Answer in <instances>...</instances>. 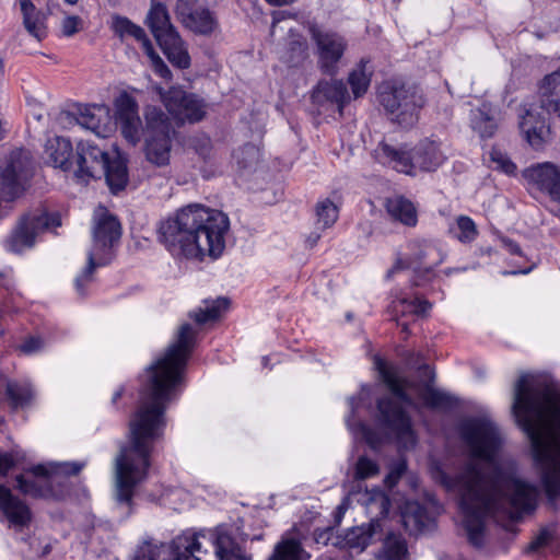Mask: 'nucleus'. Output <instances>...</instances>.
Here are the masks:
<instances>
[{"label":"nucleus","mask_w":560,"mask_h":560,"mask_svg":"<svg viewBox=\"0 0 560 560\" xmlns=\"http://www.w3.org/2000/svg\"><path fill=\"white\" fill-rule=\"evenodd\" d=\"M460 435L468 446L472 462L454 479L442 467L432 463L430 474L448 492L458 498L462 524L468 540L475 547L483 542L485 520L500 509H509L512 518L535 509L538 490L514 476L498 474L487 477L482 467L475 462L493 466L502 439L498 427L487 418L465 420L460 425Z\"/></svg>","instance_id":"obj_1"},{"label":"nucleus","mask_w":560,"mask_h":560,"mask_svg":"<svg viewBox=\"0 0 560 560\" xmlns=\"http://www.w3.org/2000/svg\"><path fill=\"white\" fill-rule=\"evenodd\" d=\"M196 335L190 324L180 325L175 340L147 370L148 380L142 397V471L148 466L145 442L158 440L163 434L165 412L179 395Z\"/></svg>","instance_id":"obj_2"},{"label":"nucleus","mask_w":560,"mask_h":560,"mask_svg":"<svg viewBox=\"0 0 560 560\" xmlns=\"http://www.w3.org/2000/svg\"><path fill=\"white\" fill-rule=\"evenodd\" d=\"M229 231L230 219L224 212L191 203L163 221L159 234L173 257L202 261L222 256Z\"/></svg>","instance_id":"obj_3"},{"label":"nucleus","mask_w":560,"mask_h":560,"mask_svg":"<svg viewBox=\"0 0 560 560\" xmlns=\"http://www.w3.org/2000/svg\"><path fill=\"white\" fill-rule=\"evenodd\" d=\"M375 365L395 400L382 399L378 401L377 407L382 421L395 433L401 447H412L416 444V434L410 418L405 413L404 408L412 406L413 402L407 396L406 389H412L425 406L433 408L444 406L448 398L446 394L435 389L430 384L423 386L410 384L399 375L395 366L381 359L375 360Z\"/></svg>","instance_id":"obj_4"},{"label":"nucleus","mask_w":560,"mask_h":560,"mask_svg":"<svg viewBox=\"0 0 560 560\" xmlns=\"http://www.w3.org/2000/svg\"><path fill=\"white\" fill-rule=\"evenodd\" d=\"M73 178L79 184H89L92 179L105 177L112 192L125 189L128 183L126 162L116 156L110 159L108 153L90 141H80L73 155Z\"/></svg>","instance_id":"obj_5"},{"label":"nucleus","mask_w":560,"mask_h":560,"mask_svg":"<svg viewBox=\"0 0 560 560\" xmlns=\"http://www.w3.org/2000/svg\"><path fill=\"white\" fill-rule=\"evenodd\" d=\"M214 547L218 560H246L242 548L222 528L187 532L167 545L168 560H202L201 555Z\"/></svg>","instance_id":"obj_6"},{"label":"nucleus","mask_w":560,"mask_h":560,"mask_svg":"<svg viewBox=\"0 0 560 560\" xmlns=\"http://www.w3.org/2000/svg\"><path fill=\"white\" fill-rule=\"evenodd\" d=\"M375 158L397 172L416 175L418 171L432 172L439 168L445 162L446 154L441 143L424 139L412 149L382 142L375 149Z\"/></svg>","instance_id":"obj_7"},{"label":"nucleus","mask_w":560,"mask_h":560,"mask_svg":"<svg viewBox=\"0 0 560 560\" xmlns=\"http://www.w3.org/2000/svg\"><path fill=\"white\" fill-rule=\"evenodd\" d=\"M93 221V245L88 254V265L74 281L75 290L82 296L93 280L95 268L109 262L112 248L121 235L118 220L105 207L98 206L94 210Z\"/></svg>","instance_id":"obj_8"},{"label":"nucleus","mask_w":560,"mask_h":560,"mask_svg":"<svg viewBox=\"0 0 560 560\" xmlns=\"http://www.w3.org/2000/svg\"><path fill=\"white\" fill-rule=\"evenodd\" d=\"M84 466L85 463L79 462L38 464L28 470L34 479L20 475L16 477V487L23 494L33 498L60 499L65 494L61 479L78 475Z\"/></svg>","instance_id":"obj_9"},{"label":"nucleus","mask_w":560,"mask_h":560,"mask_svg":"<svg viewBox=\"0 0 560 560\" xmlns=\"http://www.w3.org/2000/svg\"><path fill=\"white\" fill-rule=\"evenodd\" d=\"M147 24L168 61L179 69L190 67V56L185 42L171 23L166 7L153 0Z\"/></svg>","instance_id":"obj_10"},{"label":"nucleus","mask_w":560,"mask_h":560,"mask_svg":"<svg viewBox=\"0 0 560 560\" xmlns=\"http://www.w3.org/2000/svg\"><path fill=\"white\" fill-rule=\"evenodd\" d=\"M382 106L392 119L400 126H412L418 120L420 109L425 104L423 94L416 88L385 82L378 89Z\"/></svg>","instance_id":"obj_11"},{"label":"nucleus","mask_w":560,"mask_h":560,"mask_svg":"<svg viewBox=\"0 0 560 560\" xmlns=\"http://www.w3.org/2000/svg\"><path fill=\"white\" fill-rule=\"evenodd\" d=\"M130 445L122 447L116 458L117 500L130 503L139 479L140 462V409L135 410L130 420Z\"/></svg>","instance_id":"obj_12"},{"label":"nucleus","mask_w":560,"mask_h":560,"mask_svg":"<svg viewBox=\"0 0 560 560\" xmlns=\"http://www.w3.org/2000/svg\"><path fill=\"white\" fill-rule=\"evenodd\" d=\"M61 224L58 213H48L44 209H36L21 218L16 228L7 238L4 246L13 253H21L35 244L36 236L42 232Z\"/></svg>","instance_id":"obj_13"},{"label":"nucleus","mask_w":560,"mask_h":560,"mask_svg":"<svg viewBox=\"0 0 560 560\" xmlns=\"http://www.w3.org/2000/svg\"><path fill=\"white\" fill-rule=\"evenodd\" d=\"M145 119L147 158L156 165H164L168 162L171 150V133L173 128L170 124V119L156 107L147 108Z\"/></svg>","instance_id":"obj_14"},{"label":"nucleus","mask_w":560,"mask_h":560,"mask_svg":"<svg viewBox=\"0 0 560 560\" xmlns=\"http://www.w3.org/2000/svg\"><path fill=\"white\" fill-rule=\"evenodd\" d=\"M161 94L168 114L177 124L198 122L207 114V104L195 93H188L179 86H172Z\"/></svg>","instance_id":"obj_15"},{"label":"nucleus","mask_w":560,"mask_h":560,"mask_svg":"<svg viewBox=\"0 0 560 560\" xmlns=\"http://www.w3.org/2000/svg\"><path fill=\"white\" fill-rule=\"evenodd\" d=\"M445 259L443 250L434 243L427 241H411L408 244V253L397 259L388 277L396 270L411 268L419 275L430 276L434 269Z\"/></svg>","instance_id":"obj_16"},{"label":"nucleus","mask_w":560,"mask_h":560,"mask_svg":"<svg viewBox=\"0 0 560 560\" xmlns=\"http://www.w3.org/2000/svg\"><path fill=\"white\" fill-rule=\"evenodd\" d=\"M31 176V162L23 151L12 152L0 171V196L5 201L19 198Z\"/></svg>","instance_id":"obj_17"},{"label":"nucleus","mask_w":560,"mask_h":560,"mask_svg":"<svg viewBox=\"0 0 560 560\" xmlns=\"http://www.w3.org/2000/svg\"><path fill=\"white\" fill-rule=\"evenodd\" d=\"M540 105L526 103L520 107L518 129L525 141L535 150H540L547 141L550 128L540 112Z\"/></svg>","instance_id":"obj_18"},{"label":"nucleus","mask_w":560,"mask_h":560,"mask_svg":"<svg viewBox=\"0 0 560 560\" xmlns=\"http://www.w3.org/2000/svg\"><path fill=\"white\" fill-rule=\"evenodd\" d=\"M291 16L293 15L285 11L273 12L271 35L275 36L279 28L288 32V38L281 52V59L289 66H299L308 57V46L305 38L292 26L288 25L287 19Z\"/></svg>","instance_id":"obj_19"},{"label":"nucleus","mask_w":560,"mask_h":560,"mask_svg":"<svg viewBox=\"0 0 560 560\" xmlns=\"http://www.w3.org/2000/svg\"><path fill=\"white\" fill-rule=\"evenodd\" d=\"M116 122L122 137L132 145L140 140L138 103L136 96L124 90L114 102Z\"/></svg>","instance_id":"obj_20"},{"label":"nucleus","mask_w":560,"mask_h":560,"mask_svg":"<svg viewBox=\"0 0 560 560\" xmlns=\"http://www.w3.org/2000/svg\"><path fill=\"white\" fill-rule=\"evenodd\" d=\"M310 32L317 45L320 68L327 73L335 72L346 48L343 38L334 33H323L316 26H312Z\"/></svg>","instance_id":"obj_21"},{"label":"nucleus","mask_w":560,"mask_h":560,"mask_svg":"<svg viewBox=\"0 0 560 560\" xmlns=\"http://www.w3.org/2000/svg\"><path fill=\"white\" fill-rule=\"evenodd\" d=\"M196 0H178L176 14L185 27L196 34L209 35L218 27L212 13L205 8H194Z\"/></svg>","instance_id":"obj_22"},{"label":"nucleus","mask_w":560,"mask_h":560,"mask_svg":"<svg viewBox=\"0 0 560 560\" xmlns=\"http://www.w3.org/2000/svg\"><path fill=\"white\" fill-rule=\"evenodd\" d=\"M77 122L100 138H107L115 130L110 109L105 104L84 105L78 108Z\"/></svg>","instance_id":"obj_23"},{"label":"nucleus","mask_w":560,"mask_h":560,"mask_svg":"<svg viewBox=\"0 0 560 560\" xmlns=\"http://www.w3.org/2000/svg\"><path fill=\"white\" fill-rule=\"evenodd\" d=\"M523 178L529 189L547 194L560 185V168L551 162L537 163L523 171Z\"/></svg>","instance_id":"obj_24"},{"label":"nucleus","mask_w":560,"mask_h":560,"mask_svg":"<svg viewBox=\"0 0 560 560\" xmlns=\"http://www.w3.org/2000/svg\"><path fill=\"white\" fill-rule=\"evenodd\" d=\"M537 94L541 108L560 116V67L542 77Z\"/></svg>","instance_id":"obj_25"},{"label":"nucleus","mask_w":560,"mask_h":560,"mask_svg":"<svg viewBox=\"0 0 560 560\" xmlns=\"http://www.w3.org/2000/svg\"><path fill=\"white\" fill-rule=\"evenodd\" d=\"M0 511L3 513L10 525L24 527L31 521L28 506L19 498L14 497L10 489L0 485Z\"/></svg>","instance_id":"obj_26"},{"label":"nucleus","mask_w":560,"mask_h":560,"mask_svg":"<svg viewBox=\"0 0 560 560\" xmlns=\"http://www.w3.org/2000/svg\"><path fill=\"white\" fill-rule=\"evenodd\" d=\"M45 154L54 167L65 173L73 168V148L69 139L59 136L49 138L45 144Z\"/></svg>","instance_id":"obj_27"},{"label":"nucleus","mask_w":560,"mask_h":560,"mask_svg":"<svg viewBox=\"0 0 560 560\" xmlns=\"http://www.w3.org/2000/svg\"><path fill=\"white\" fill-rule=\"evenodd\" d=\"M312 100L318 105L336 104L341 113L350 97L342 81L331 80L319 82L313 91Z\"/></svg>","instance_id":"obj_28"},{"label":"nucleus","mask_w":560,"mask_h":560,"mask_svg":"<svg viewBox=\"0 0 560 560\" xmlns=\"http://www.w3.org/2000/svg\"><path fill=\"white\" fill-rule=\"evenodd\" d=\"M386 211L392 220L406 226L413 228L418 223L417 208L404 196H394L386 200Z\"/></svg>","instance_id":"obj_29"},{"label":"nucleus","mask_w":560,"mask_h":560,"mask_svg":"<svg viewBox=\"0 0 560 560\" xmlns=\"http://www.w3.org/2000/svg\"><path fill=\"white\" fill-rule=\"evenodd\" d=\"M382 526L377 521H371L368 525H361L349 529L345 537V547L362 551L374 539L381 537Z\"/></svg>","instance_id":"obj_30"},{"label":"nucleus","mask_w":560,"mask_h":560,"mask_svg":"<svg viewBox=\"0 0 560 560\" xmlns=\"http://www.w3.org/2000/svg\"><path fill=\"white\" fill-rule=\"evenodd\" d=\"M358 495V501L365 508L371 521H377L382 526L381 518L387 515L390 506L388 497L380 489L365 490Z\"/></svg>","instance_id":"obj_31"},{"label":"nucleus","mask_w":560,"mask_h":560,"mask_svg":"<svg viewBox=\"0 0 560 560\" xmlns=\"http://www.w3.org/2000/svg\"><path fill=\"white\" fill-rule=\"evenodd\" d=\"M310 553L303 548L301 541L287 533L273 548L268 560H308Z\"/></svg>","instance_id":"obj_32"},{"label":"nucleus","mask_w":560,"mask_h":560,"mask_svg":"<svg viewBox=\"0 0 560 560\" xmlns=\"http://www.w3.org/2000/svg\"><path fill=\"white\" fill-rule=\"evenodd\" d=\"M401 522L410 534L423 532L431 523L425 509L418 502L408 501L401 508Z\"/></svg>","instance_id":"obj_33"},{"label":"nucleus","mask_w":560,"mask_h":560,"mask_svg":"<svg viewBox=\"0 0 560 560\" xmlns=\"http://www.w3.org/2000/svg\"><path fill=\"white\" fill-rule=\"evenodd\" d=\"M471 128L482 138H490L497 130V119L490 104L482 103L480 107L471 109Z\"/></svg>","instance_id":"obj_34"},{"label":"nucleus","mask_w":560,"mask_h":560,"mask_svg":"<svg viewBox=\"0 0 560 560\" xmlns=\"http://www.w3.org/2000/svg\"><path fill=\"white\" fill-rule=\"evenodd\" d=\"M20 5L25 28L32 36L40 40L47 34L45 15L35 8L31 0H20Z\"/></svg>","instance_id":"obj_35"},{"label":"nucleus","mask_w":560,"mask_h":560,"mask_svg":"<svg viewBox=\"0 0 560 560\" xmlns=\"http://www.w3.org/2000/svg\"><path fill=\"white\" fill-rule=\"evenodd\" d=\"M229 307V300L224 298L214 301H206L203 306L192 311L190 317L198 324H205L218 319Z\"/></svg>","instance_id":"obj_36"},{"label":"nucleus","mask_w":560,"mask_h":560,"mask_svg":"<svg viewBox=\"0 0 560 560\" xmlns=\"http://www.w3.org/2000/svg\"><path fill=\"white\" fill-rule=\"evenodd\" d=\"M316 228L326 230L331 228L339 217V207L330 199L319 200L315 206Z\"/></svg>","instance_id":"obj_37"},{"label":"nucleus","mask_w":560,"mask_h":560,"mask_svg":"<svg viewBox=\"0 0 560 560\" xmlns=\"http://www.w3.org/2000/svg\"><path fill=\"white\" fill-rule=\"evenodd\" d=\"M5 392L13 408L25 407L34 398V389L28 382H8Z\"/></svg>","instance_id":"obj_38"},{"label":"nucleus","mask_w":560,"mask_h":560,"mask_svg":"<svg viewBox=\"0 0 560 560\" xmlns=\"http://www.w3.org/2000/svg\"><path fill=\"white\" fill-rule=\"evenodd\" d=\"M407 557L406 541L397 535H388L383 544V549L377 553L380 560H405Z\"/></svg>","instance_id":"obj_39"},{"label":"nucleus","mask_w":560,"mask_h":560,"mask_svg":"<svg viewBox=\"0 0 560 560\" xmlns=\"http://www.w3.org/2000/svg\"><path fill=\"white\" fill-rule=\"evenodd\" d=\"M372 71L368 68L366 61H361L349 74L348 82L354 97L364 95L370 86Z\"/></svg>","instance_id":"obj_40"},{"label":"nucleus","mask_w":560,"mask_h":560,"mask_svg":"<svg viewBox=\"0 0 560 560\" xmlns=\"http://www.w3.org/2000/svg\"><path fill=\"white\" fill-rule=\"evenodd\" d=\"M112 30L121 40H140V26L126 16L114 15L112 18Z\"/></svg>","instance_id":"obj_41"},{"label":"nucleus","mask_w":560,"mask_h":560,"mask_svg":"<svg viewBox=\"0 0 560 560\" xmlns=\"http://www.w3.org/2000/svg\"><path fill=\"white\" fill-rule=\"evenodd\" d=\"M142 49L150 59L153 71L161 78L165 79L166 81H170L172 79L171 70L163 61V59L154 51L150 40L144 36H142Z\"/></svg>","instance_id":"obj_42"},{"label":"nucleus","mask_w":560,"mask_h":560,"mask_svg":"<svg viewBox=\"0 0 560 560\" xmlns=\"http://www.w3.org/2000/svg\"><path fill=\"white\" fill-rule=\"evenodd\" d=\"M395 307L398 308L400 307L401 308V313H410V314H416V315H425L430 308H431V304L425 301V300H421L419 298H413V299H399L395 302Z\"/></svg>","instance_id":"obj_43"},{"label":"nucleus","mask_w":560,"mask_h":560,"mask_svg":"<svg viewBox=\"0 0 560 560\" xmlns=\"http://www.w3.org/2000/svg\"><path fill=\"white\" fill-rule=\"evenodd\" d=\"M456 225L458 229L457 238L463 243H469L474 241L477 235V226L475 222L466 215H460L456 220Z\"/></svg>","instance_id":"obj_44"},{"label":"nucleus","mask_w":560,"mask_h":560,"mask_svg":"<svg viewBox=\"0 0 560 560\" xmlns=\"http://www.w3.org/2000/svg\"><path fill=\"white\" fill-rule=\"evenodd\" d=\"M380 472V467L376 462L365 456L358 459L354 468V478L358 480H364L372 478Z\"/></svg>","instance_id":"obj_45"},{"label":"nucleus","mask_w":560,"mask_h":560,"mask_svg":"<svg viewBox=\"0 0 560 560\" xmlns=\"http://www.w3.org/2000/svg\"><path fill=\"white\" fill-rule=\"evenodd\" d=\"M490 161L494 170L501 171L508 175H514L516 173V165L504 152L498 149L491 150Z\"/></svg>","instance_id":"obj_46"},{"label":"nucleus","mask_w":560,"mask_h":560,"mask_svg":"<svg viewBox=\"0 0 560 560\" xmlns=\"http://www.w3.org/2000/svg\"><path fill=\"white\" fill-rule=\"evenodd\" d=\"M348 428L353 432L355 438H360L364 440L369 445L372 447H376L378 444V440L375 439L372 431L363 423L354 424L350 421V419L347 420Z\"/></svg>","instance_id":"obj_47"},{"label":"nucleus","mask_w":560,"mask_h":560,"mask_svg":"<svg viewBox=\"0 0 560 560\" xmlns=\"http://www.w3.org/2000/svg\"><path fill=\"white\" fill-rule=\"evenodd\" d=\"M167 545L151 546L150 544L142 545V560H168Z\"/></svg>","instance_id":"obj_48"},{"label":"nucleus","mask_w":560,"mask_h":560,"mask_svg":"<svg viewBox=\"0 0 560 560\" xmlns=\"http://www.w3.org/2000/svg\"><path fill=\"white\" fill-rule=\"evenodd\" d=\"M406 469H407L406 460L402 458L398 459L396 463H394L390 466L389 472L385 477V483L388 487H394L398 482V480L400 479L402 474L406 471Z\"/></svg>","instance_id":"obj_49"},{"label":"nucleus","mask_w":560,"mask_h":560,"mask_svg":"<svg viewBox=\"0 0 560 560\" xmlns=\"http://www.w3.org/2000/svg\"><path fill=\"white\" fill-rule=\"evenodd\" d=\"M82 27V20L77 15L66 16L61 23L62 34L67 37L73 36Z\"/></svg>","instance_id":"obj_50"},{"label":"nucleus","mask_w":560,"mask_h":560,"mask_svg":"<svg viewBox=\"0 0 560 560\" xmlns=\"http://www.w3.org/2000/svg\"><path fill=\"white\" fill-rule=\"evenodd\" d=\"M42 346L43 342L38 337H30L19 346V350L24 354H32L37 352Z\"/></svg>","instance_id":"obj_51"},{"label":"nucleus","mask_w":560,"mask_h":560,"mask_svg":"<svg viewBox=\"0 0 560 560\" xmlns=\"http://www.w3.org/2000/svg\"><path fill=\"white\" fill-rule=\"evenodd\" d=\"M551 539V534L547 529H542L539 534L534 538V540L528 546V551H537L539 548L546 546Z\"/></svg>","instance_id":"obj_52"},{"label":"nucleus","mask_w":560,"mask_h":560,"mask_svg":"<svg viewBox=\"0 0 560 560\" xmlns=\"http://www.w3.org/2000/svg\"><path fill=\"white\" fill-rule=\"evenodd\" d=\"M547 195L550 197L551 212H553L557 217L560 218V184L558 185V187H555L552 190L547 192Z\"/></svg>","instance_id":"obj_53"},{"label":"nucleus","mask_w":560,"mask_h":560,"mask_svg":"<svg viewBox=\"0 0 560 560\" xmlns=\"http://www.w3.org/2000/svg\"><path fill=\"white\" fill-rule=\"evenodd\" d=\"M14 466L11 454L0 453V476H5Z\"/></svg>","instance_id":"obj_54"},{"label":"nucleus","mask_w":560,"mask_h":560,"mask_svg":"<svg viewBox=\"0 0 560 560\" xmlns=\"http://www.w3.org/2000/svg\"><path fill=\"white\" fill-rule=\"evenodd\" d=\"M349 506H350V498L345 497L336 510V517L338 521H340V518L343 516V514L349 509Z\"/></svg>","instance_id":"obj_55"},{"label":"nucleus","mask_w":560,"mask_h":560,"mask_svg":"<svg viewBox=\"0 0 560 560\" xmlns=\"http://www.w3.org/2000/svg\"><path fill=\"white\" fill-rule=\"evenodd\" d=\"M330 535H331V530L330 529L323 530V532H320L319 534L316 535L315 540H316V542L323 541L324 544H326L327 540L329 539Z\"/></svg>","instance_id":"obj_56"},{"label":"nucleus","mask_w":560,"mask_h":560,"mask_svg":"<svg viewBox=\"0 0 560 560\" xmlns=\"http://www.w3.org/2000/svg\"><path fill=\"white\" fill-rule=\"evenodd\" d=\"M243 151L250 158L256 159L258 156V150L254 145H245Z\"/></svg>","instance_id":"obj_57"},{"label":"nucleus","mask_w":560,"mask_h":560,"mask_svg":"<svg viewBox=\"0 0 560 560\" xmlns=\"http://www.w3.org/2000/svg\"><path fill=\"white\" fill-rule=\"evenodd\" d=\"M266 1L273 5H287V4L294 2L295 0H266Z\"/></svg>","instance_id":"obj_58"},{"label":"nucleus","mask_w":560,"mask_h":560,"mask_svg":"<svg viewBox=\"0 0 560 560\" xmlns=\"http://www.w3.org/2000/svg\"><path fill=\"white\" fill-rule=\"evenodd\" d=\"M124 388H119L115 394L113 395L112 401L113 404H116V401L122 396Z\"/></svg>","instance_id":"obj_59"},{"label":"nucleus","mask_w":560,"mask_h":560,"mask_svg":"<svg viewBox=\"0 0 560 560\" xmlns=\"http://www.w3.org/2000/svg\"><path fill=\"white\" fill-rule=\"evenodd\" d=\"M422 372H423L424 375H428L431 380L434 376L432 371L429 369V366H423Z\"/></svg>","instance_id":"obj_60"},{"label":"nucleus","mask_w":560,"mask_h":560,"mask_svg":"<svg viewBox=\"0 0 560 560\" xmlns=\"http://www.w3.org/2000/svg\"><path fill=\"white\" fill-rule=\"evenodd\" d=\"M510 249L512 253H515V254L520 253V247L516 244H511Z\"/></svg>","instance_id":"obj_61"},{"label":"nucleus","mask_w":560,"mask_h":560,"mask_svg":"<svg viewBox=\"0 0 560 560\" xmlns=\"http://www.w3.org/2000/svg\"><path fill=\"white\" fill-rule=\"evenodd\" d=\"M110 7H117L120 3V0H107Z\"/></svg>","instance_id":"obj_62"},{"label":"nucleus","mask_w":560,"mask_h":560,"mask_svg":"<svg viewBox=\"0 0 560 560\" xmlns=\"http://www.w3.org/2000/svg\"><path fill=\"white\" fill-rule=\"evenodd\" d=\"M349 404H350V407H351V409H352V412H354V409H355V406H354V404H355V398H353V397H352V398H350Z\"/></svg>","instance_id":"obj_63"},{"label":"nucleus","mask_w":560,"mask_h":560,"mask_svg":"<svg viewBox=\"0 0 560 560\" xmlns=\"http://www.w3.org/2000/svg\"><path fill=\"white\" fill-rule=\"evenodd\" d=\"M364 395H368V388L366 387H362V390H361V394L360 396H364Z\"/></svg>","instance_id":"obj_64"}]
</instances>
